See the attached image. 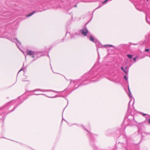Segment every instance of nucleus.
I'll return each instance as SVG.
<instances>
[{"label": "nucleus", "mask_w": 150, "mask_h": 150, "mask_svg": "<svg viewBox=\"0 0 150 150\" xmlns=\"http://www.w3.org/2000/svg\"><path fill=\"white\" fill-rule=\"evenodd\" d=\"M82 34L84 36L87 35V33H88V30L86 29H85L81 30Z\"/></svg>", "instance_id": "nucleus-1"}, {"label": "nucleus", "mask_w": 150, "mask_h": 150, "mask_svg": "<svg viewBox=\"0 0 150 150\" xmlns=\"http://www.w3.org/2000/svg\"><path fill=\"white\" fill-rule=\"evenodd\" d=\"M27 54L29 55H32L34 54V52L33 51L27 50L26 52Z\"/></svg>", "instance_id": "nucleus-2"}, {"label": "nucleus", "mask_w": 150, "mask_h": 150, "mask_svg": "<svg viewBox=\"0 0 150 150\" xmlns=\"http://www.w3.org/2000/svg\"><path fill=\"white\" fill-rule=\"evenodd\" d=\"M35 12V11H34L33 12L31 13H30L28 15H27L26 16L27 17H30V16H32Z\"/></svg>", "instance_id": "nucleus-3"}, {"label": "nucleus", "mask_w": 150, "mask_h": 150, "mask_svg": "<svg viewBox=\"0 0 150 150\" xmlns=\"http://www.w3.org/2000/svg\"><path fill=\"white\" fill-rule=\"evenodd\" d=\"M127 56L129 59H131L132 58V57L133 56V55H130V54H127Z\"/></svg>", "instance_id": "nucleus-4"}, {"label": "nucleus", "mask_w": 150, "mask_h": 150, "mask_svg": "<svg viewBox=\"0 0 150 150\" xmlns=\"http://www.w3.org/2000/svg\"><path fill=\"white\" fill-rule=\"evenodd\" d=\"M90 40L91 41H92V42H94V39L93 38V37L91 36H90Z\"/></svg>", "instance_id": "nucleus-5"}, {"label": "nucleus", "mask_w": 150, "mask_h": 150, "mask_svg": "<svg viewBox=\"0 0 150 150\" xmlns=\"http://www.w3.org/2000/svg\"><path fill=\"white\" fill-rule=\"evenodd\" d=\"M124 79L126 80L127 81V76L126 75H125L124 76Z\"/></svg>", "instance_id": "nucleus-6"}, {"label": "nucleus", "mask_w": 150, "mask_h": 150, "mask_svg": "<svg viewBox=\"0 0 150 150\" xmlns=\"http://www.w3.org/2000/svg\"><path fill=\"white\" fill-rule=\"evenodd\" d=\"M149 49H146L145 50V51L146 52H148L149 51Z\"/></svg>", "instance_id": "nucleus-7"}, {"label": "nucleus", "mask_w": 150, "mask_h": 150, "mask_svg": "<svg viewBox=\"0 0 150 150\" xmlns=\"http://www.w3.org/2000/svg\"><path fill=\"white\" fill-rule=\"evenodd\" d=\"M108 1V0H105L103 2H102V3L103 4H104L107 2Z\"/></svg>", "instance_id": "nucleus-8"}, {"label": "nucleus", "mask_w": 150, "mask_h": 150, "mask_svg": "<svg viewBox=\"0 0 150 150\" xmlns=\"http://www.w3.org/2000/svg\"><path fill=\"white\" fill-rule=\"evenodd\" d=\"M123 71L125 74H127V71H126L125 69H124V70Z\"/></svg>", "instance_id": "nucleus-9"}, {"label": "nucleus", "mask_w": 150, "mask_h": 150, "mask_svg": "<svg viewBox=\"0 0 150 150\" xmlns=\"http://www.w3.org/2000/svg\"><path fill=\"white\" fill-rule=\"evenodd\" d=\"M137 58L136 57H135V58H133V60L135 62L136 61V58Z\"/></svg>", "instance_id": "nucleus-10"}, {"label": "nucleus", "mask_w": 150, "mask_h": 150, "mask_svg": "<svg viewBox=\"0 0 150 150\" xmlns=\"http://www.w3.org/2000/svg\"><path fill=\"white\" fill-rule=\"evenodd\" d=\"M121 69H122V70H123H123H124V69H123V67H121Z\"/></svg>", "instance_id": "nucleus-11"}, {"label": "nucleus", "mask_w": 150, "mask_h": 150, "mask_svg": "<svg viewBox=\"0 0 150 150\" xmlns=\"http://www.w3.org/2000/svg\"><path fill=\"white\" fill-rule=\"evenodd\" d=\"M148 122L150 124V119H149L148 120Z\"/></svg>", "instance_id": "nucleus-12"}, {"label": "nucleus", "mask_w": 150, "mask_h": 150, "mask_svg": "<svg viewBox=\"0 0 150 150\" xmlns=\"http://www.w3.org/2000/svg\"><path fill=\"white\" fill-rule=\"evenodd\" d=\"M109 46L111 47H113V46L112 45H109Z\"/></svg>", "instance_id": "nucleus-13"}, {"label": "nucleus", "mask_w": 150, "mask_h": 150, "mask_svg": "<svg viewBox=\"0 0 150 150\" xmlns=\"http://www.w3.org/2000/svg\"><path fill=\"white\" fill-rule=\"evenodd\" d=\"M74 6V7H77V5H75Z\"/></svg>", "instance_id": "nucleus-14"}, {"label": "nucleus", "mask_w": 150, "mask_h": 150, "mask_svg": "<svg viewBox=\"0 0 150 150\" xmlns=\"http://www.w3.org/2000/svg\"><path fill=\"white\" fill-rule=\"evenodd\" d=\"M32 57L33 58H34L35 57V56H32Z\"/></svg>", "instance_id": "nucleus-15"}, {"label": "nucleus", "mask_w": 150, "mask_h": 150, "mask_svg": "<svg viewBox=\"0 0 150 150\" xmlns=\"http://www.w3.org/2000/svg\"><path fill=\"white\" fill-rule=\"evenodd\" d=\"M146 115V114H143V115H144H144Z\"/></svg>", "instance_id": "nucleus-16"}, {"label": "nucleus", "mask_w": 150, "mask_h": 150, "mask_svg": "<svg viewBox=\"0 0 150 150\" xmlns=\"http://www.w3.org/2000/svg\"><path fill=\"white\" fill-rule=\"evenodd\" d=\"M127 67H126L125 69H127Z\"/></svg>", "instance_id": "nucleus-17"}]
</instances>
